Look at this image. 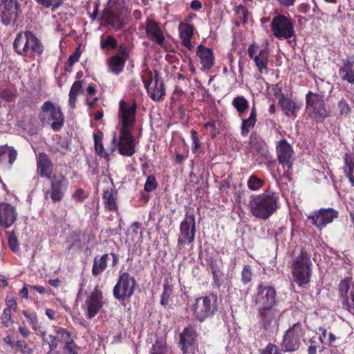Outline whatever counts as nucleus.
<instances>
[{
	"label": "nucleus",
	"instance_id": "49530a36",
	"mask_svg": "<svg viewBox=\"0 0 354 354\" xmlns=\"http://www.w3.org/2000/svg\"><path fill=\"white\" fill-rule=\"evenodd\" d=\"M81 351L79 346L74 340V337L64 344L63 346L64 354H79Z\"/></svg>",
	"mask_w": 354,
	"mask_h": 354
},
{
	"label": "nucleus",
	"instance_id": "774afa93",
	"mask_svg": "<svg viewBox=\"0 0 354 354\" xmlns=\"http://www.w3.org/2000/svg\"><path fill=\"white\" fill-rule=\"evenodd\" d=\"M5 303L6 305V308H8V310H12L13 312H16L17 309V302L15 298L7 297L5 299Z\"/></svg>",
	"mask_w": 354,
	"mask_h": 354
},
{
	"label": "nucleus",
	"instance_id": "72a5a7b5",
	"mask_svg": "<svg viewBox=\"0 0 354 354\" xmlns=\"http://www.w3.org/2000/svg\"><path fill=\"white\" fill-rule=\"evenodd\" d=\"M73 237H75V240L73 241L71 245L69 248V250L73 247H76L78 250H82L83 248V245L82 242L83 241H86V244H90L94 242L95 239V235L92 234H86L85 232H77L74 233Z\"/></svg>",
	"mask_w": 354,
	"mask_h": 354
},
{
	"label": "nucleus",
	"instance_id": "f257e3e1",
	"mask_svg": "<svg viewBox=\"0 0 354 354\" xmlns=\"http://www.w3.org/2000/svg\"><path fill=\"white\" fill-rule=\"evenodd\" d=\"M13 50L19 56L35 59L42 55L44 46L32 31L21 30L17 34L14 39Z\"/></svg>",
	"mask_w": 354,
	"mask_h": 354
},
{
	"label": "nucleus",
	"instance_id": "603ef678",
	"mask_svg": "<svg viewBox=\"0 0 354 354\" xmlns=\"http://www.w3.org/2000/svg\"><path fill=\"white\" fill-rule=\"evenodd\" d=\"M263 180L255 175H252L248 180V187L250 189L257 191L263 185Z\"/></svg>",
	"mask_w": 354,
	"mask_h": 354
},
{
	"label": "nucleus",
	"instance_id": "1a4fd4ad",
	"mask_svg": "<svg viewBox=\"0 0 354 354\" xmlns=\"http://www.w3.org/2000/svg\"><path fill=\"white\" fill-rule=\"evenodd\" d=\"M196 234L195 215L187 212L180 224V232L178 238L177 248L182 250L186 244L194 242Z\"/></svg>",
	"mask_w": 354,
	"mask_h": 354
},
{
	"label": "nucleus",
	"instance_id": "a878e982",
	"mask_svg": "<svg viewBox=\"0 0 354 354\" xmlns=\"http://www.w3.org/2000/svg\"><path fill=\"white\" fill-rule=\"evenodd\" d=\"M146 34L152 41L162 46L165 41V36L160 24L155 20L147 18L145 22Z\"/></svg>",
	"mask_w": 354,
	"mask_h": 354
},
{
	"label": "nucleus",
	"instance_id": "20e7f679",
	"mask_svg": "<svg viewBox=\"0 0 354 354\" xmlns=\"http://www.w3.org/2000/svg\"><path fill=\"white\" fill-rule=\"evenodd\" d=\"M102 20L104 25L118 31L124 28L129 21V13L117 2L105 8L102 11Z\"/></svg>",
	"mask_w": 354,
	"mask_h": 354
},
{
	"label": "nucleus",
	"instance_id": "c85d7f7f",
	"mask_svg": "<svg viewBox=\"0 0 354 354\" xmlns=\"http://www.w3.org/2000/svg\"><path fill=\"white\" fill-rule=\"evenodd\" d=\"M279 104L285 115L288 117L295 118L296 112L301 108L300 104L284 96H281L279 98Z\"/></svg>",
	"mask_w": 354,
	"mask_h": 354
},
{
	"label": "nucleus",
	"instance_id": "6ab92c4d",
	"mask_svg": "<svg viewBox=\"0 0 354 354\" xmlns=\"http://www.w3.org/2000/svg\"><path fill=\"white\" fill-rule=\"evenodd\" d=\"M276 151L279 164L286 171H289L292 167V147L286 139H281L277 144Z\"/></svg>",
	"mask_w": 354,
	"mask_h": 354
},
{
	"label": "nucleus",
	"instance_id": "412c9836",
	"mask_svg": "<svg viewBox=\"0 0 354 354\" xmlns=\"http://www.w3.org/2000/svg\"><path fill=\"white\" fill-rule=\"evenodd\" d=\"M338 211L333 208H322L309 215L308 218L312 220V223L315 226L322 229L326 225L332 223L333 221L338 216Z\"/></svg>",
	"mask_w": 354,
	"mask_h": 354
},
{
	"label": "nucleus",
	"instance_id": "f3484780",
	"mask_svg": "<svg viewBox=\"0 0 354 354\" xmlns=\"http://www.w3.org/2000/svg\"><path fill=\"white\" fill-rule=\"evenodd\" d=\"M338 290L343 307L349 311L354 309V280L353 278L348 277L341 280Z\"/></svg>",
	"mask_w": 354,
	"mask_h": 354
},
{
	"label": "nucleus",
	"instance_id": "052dcab7",
	"mask_svg": "<svg viewBox=\"0 0 354 354\" xmlns=\"http://www.w3.org/2000/svg\"><path fill=\"white\" fill-rule=\"evenodd\" d=\"M166 352L165 342L160 340L156 341L152 346L151 354H165Z\"/></svg>",
	"mask_w": 354,
	"mask_h": 354
},
{
	"label": "nucleus",
	"instance_id": "f8f14e48",
	"mask_svg": "<svg viewBox=\"0 0 354 354\" xmlns=\"http://www.w3.org/2000/svg\"><path fill=\"white\" fill-rule=\"evenodd\" d=\"M198 333L194 325H187L179 335V347L182 354H196L198 351Z\"/></svg>",
	"mask_w": 354,
	"mask_h": 354
},
{
	"label": "nucleus",
	"instance_id": "423d86ee",
	"mask_svg": "<svg viewBox=\"0 0 354 354\" xmlns=\"http://www.w3.org/2000/svg\"><path fill=\"white\" fill-rule=\"evenodd\" d=\"M137 282L135 277L128 272L120 271L113 288L114 298L120 301L129 299L136 291Z\"/></svg>",
	"mask_w": 354,
	"mask_h": 354
},
{
	"label": "nucleus",
	"instance_id": "4d7b16f0",
	"mask_svg": "<svg viewBox=\"0 0 354 354\" xmlns=\"http://www.w3.org/2000/svg\"><path fill=\"white\" fill-rule=\"evenodd\" d=\"M158 183L156 180V178L153 175H150L147 178L146 182L145 183L144 189L147 192H151L156 190L158 187Z\"/></svg>",
	"mask_w": 354,
	"mask_h": 354
},
{
	"label": "nucleus",
	"instance_id": "c9c22d12",
	"mask_svg": "<svg viewBox=\"0 0 354 354\" xmlns=\"http://www.w3.org/2000/svg\"><path fill=\"white\" fill-rule=\"evenodd\" d=\"M204 128L211 138L214 139L221 133V121L218 118L212 119L204 124Z\"/></svg>",
	"mask_w": 354,
	"mask_h": 354
},
{
	"label": "nucleus",
	"instance_id": "c03bdc74",
	"mask_svg": "<svg viewBox=\"0 0 354 354\" xmlns=\"http://www.w3.org/2000/svg\"><path fill=\"white\" fill-rule=\"evenodd\" d=\"M233 106L236 109L241 115L248 109L249 103L243 96L235 97L232 101Z\"/></svg>",
	"mask_w": 354,
	"mask_h": 354
},
{
	"label": "nucleus",
	"instance_id": "3c124183",
	"mask_svg": "<svg viewBox=\"0 0 354 354\" xmlns=\"http://www.w3.org/2000/svg\"><path fill=\"white\" fill-rule=\"evenodd\" d=\"M57 339L59 342L66 343L70 339L73 338L71 336V333L67 330L66 328H61V327H57L55 330Z\"/></svg>",
	"mask_w": 354,
	"mask_h": 354
},
{
	"label": "nucleus",
	"instance_id": "58836bf2",
	"mask_svg": "<svg viewBox=\"0 0 354 354\" xmlns=\"http://www.w3.org/2000/svg\"><path fill=\"white\" fill-rule=\"evenodd\" d=\"M83 81L77 80L73 82L69 92L68 104L72 109L76 106L77 97L80 93L82 92Z\"/></svg>",
	"mask_w": 354,
	"mask_h": 354
},
{
	"label": "nucleus",
	"instance_id": "5fc2aeb1",
	"mask_svg": "<svg viewBox=\"0 0 354 354\" xmlns=\"http://www.w3.org/2000/svg\"><path fill=\"white\" fill-rule=\"evenodd\" d=\"M68 149V142L66 141L62 142L60 144V147L53 145L49 147V151L53 154L59 153L61 156H64Z\"/></svg>",
	"mask_w": 354,
	"mask_h": 354
},
{
	"label": "nucleus",
	"instance_id": "cd10ccee",
	"mask_svg": "<svg viewBox=\"0 0 354 354\" xmlns=\"http://www.w3.org/2000/svg\"><path fill=\"white\" fill-rule=\"evenodd\" d=\"M194 26L189 24H181L179 25L180 38L181 44L189 50L194 49V46L191 43V39L194 34Z\"/></svg>",
	"mask_w": 354,
	"mask_h": 354
},
{
	"label": "nucleus",
	"instance_id": "8fccbe9b",
	"mask_svg": "<svg viewBox=\"0 0 354 354\" xmlns=\"http://www.w3.org/2000/svg\"><path fill=\"white\" fill-rule=\"evenodd\" d=\"M172 293V287L165 283L163 284V292L160 297V304L164 307L169 305L170 301L171 295Z\"/></svg>",
	"mask_w": 354,
	"mask_h": 354
},
{
	"label": "nucleus",
	"instance_id": "13d9d810",
	"mask_svg": "<svg viewBox=\"0 0 354 354\" xmlns=\"http://www.w3.org/2000/svg\"><path fill=\"white\" fill-rule=\"evenodd\" d=\"M16 97V93L12 92L10 89H0V97L6 102H14L15 100Z\"/></svg>",
	"mask_w": 354,
	"mask_h": 354
},
{
	"label": "nucleus",
	"instance_id": "bf43d9fd",
	"mask_svg": "<svg viewBox=\"0 0 354 354\" xmlns=\"http://www.w3.org/2000/svg\"><path fill=\"white\" fill-rule=\"evenodd\" d=\"M12 311L8 310V308H4L3 313L1 317V323L3 326L8 328L12 323Z\"/></svg>",
	"mask_w": 354,
	"mask_h": 354
},
{
	"label": "nucleus",
	"instance_id": "5701e85b",
	"mask_svg": "<svg viewBox=\"0 0 354 354\" xmlns=\"http://www.w3.org/2000/svg\"><path fill=\"white\" fill-rule=\"evenodd\" d=\"M276 291L271 286L260 284L258 287V293L256 297V303L261 305V308H272L275 304Z\"/></svg>",
	"mask_w": 354,
	"mask_h": 354
},
{
	"label": "nucleus",
	"instance_id": "e433bc0d",
	"mask_svg": "<svg viewBox=\"0 0 354 354\" xmlns=\"http://www.w3.org/2000/svg\"><path fill=\"white\" fill-rule=\"evenodd\" d=\"M257 122V112L254 106L251 109L248 118L244 119L241 124V133L243 136L247 135L250 130L254 128Z\"/></svg>",
	"mask_w": 354,
	"mask_h": 354
},
{
	"label": "nucleus",
	"instance_id": "ddd939ff",
	"mask_svg": "<svg viewBox=\"0 0 354 354\" xmlns=\"http://www.w3.org/2000/svg\"><path fill=\"white\" fill-rule=\"evenodd\" d=\"M105 302L103 292L95 286L94 290L86 297L82 308L88 319L94 318L102 309Z\"/></svg>",
	"mask_w": 354,
	"mask_h": 354
},
{
	"label": "nucleus",
	"instance_id": "7ed1b4c3",
	"mask_svg": "<svg viewBox=\"0 0 354 354\" xmlns=\"http://www.w3.org/2000/svg\"><path fill=\"white\" fill-rule=\"evenodd\" d=\"M38 118L43 126H49L54 131H60L65 122L61 108L51 101H46L41 105Z\"/></svg>",
	"mask_w": 354,
	"mask_h": 354
},
{
	"label": "nucleus",
	"instance_id": "f03ea898",
	"mask_svg": "<svg viewBox=\"0 0 354 354\" xmlns=\"http://www.w3.org/2000/svg\"><path fill=\"white\" fill-rule=\"evenodd\" d=\"M278 194L270 190L252 196L249 201L251 213L257 218H268L279 207Z\"/></svg>",
	"mask_w": 354,
	"mask_h": 354
},
{
	"label": "nucleus",
	"instance_id": "4be33fe9",
	"mask_svg": "<svg viewBox=\"0 0 354 354\" xmlns=\"http://www.w3.org/2000/svg\"><path fill=\"white\" fill-rule=\"evenodd\" d=\"M259 313L261 324L265 329L272 330L278 328L279 320L281 315L280 310L274 308H260Z\"/></svg>",
	"mask_w": 354,
	"mask_h": 354
},
{
	"label": "nucleus",
	"instance_id": "6e6d98bb",
	"mask_svg": "<svg viewBox=\"0 0 354 354\" xmlns=\"http://www.w3.org/2000/svg\"><path fill=\"white\" fill-rule=\"evenodd\" d=\"M190 133L193 143L192 151L193 153H196L198 152L199 149L201 147V142L200 141V138L196 131H195L194 129H192Z\"/></svg>",
	"mask_w": 354,
	"mask_h": 354
},
{
	"label": "nucleus",
	"instance_id": "bb28decb",
	"mask_svg": "<svg viewBox=\"0 0 354 354\" xmlns=\"http://www.w3.org/2000/svg\"><path fill=\"white\" fill-rule=\"evenodd\" d=\"M196 55L205 68L210 69L213 66L214 57L212 49L203 45H199L197 47Z\"/></svg>",
	"mask_w": 354,
	"mask_h": 354
},
{
	"label": "nucleus",
	"instance_id": "69168bd1",
	"mask_svg": "<svg viewBox=\"0 0 354 354\" xmlns=\"http://www.w3.org/2000/svg\"><path fill=\"white\" fill-rule=\"evenodd\" d=\"M338 109L340 114L347 115L351 113V108L346 100L342 99L338 103Z\"/></svg>",
	"mask_w": 354,
	"mask_h": 354
},
{
	"label": "nucleus",
	"instance_id": "680f3d73",
	"mask_svg": "<svg viewBox=\"0 0 354 354\" xmlns=\"http://www.w3.org/2000/svg\"><path fill=\"white\" fill-rule=\"evenodd\" d=\"M46 337V333H43L41 334V337H43V339L44 342H46L48 346H49V348L50 349V351H53L55 350L58 344L57 343V336H54V335H48Z\"/></svg>",
	"mask_w": 354,
	"mask_h": 354
},
{
	"label": "nucleus",
	"instance_id": "a18cd8bd",
	"mask_svg": "<svg viewBox=\"0 0 354 354\" xmlns=\"http://www.w3.org/2000/svg\"><path fill=\"white\" fill-rule=\"evenodd\" d=\"M102 49L114 50L118 48L117 39L112 35H108L106 38H102L100 41Z\"/></svg>",
	"mask_w": 354,
	"mask_h": 354
},
{
	"label": "nucleus",
	"instance_id": "37998d69",
	"mask_svg": "<svg viewBox=\"0 0 354 354\" xmlns=\"http://www.w3.org/2000/svg\"><path fill=\"white\" fill-rule=\"evenodd\" d=\"M8 234V244L10 250L14 253H17L19 251V243L17 237L16 232L12 230L9 232H7Z\"/></svg>",
	"mask_w": 354,
	"mask_h": 354
},
{
	"label": "nucleus",
	"instance_id": "473e14b6",
	"mask_svg": "<svg viewBox=\"0 0 354 354\" xmlns=\"http://www.w3.org/2000/svg\"><path fill=\"white\" fill-rule=\"evenodd\" d=\"M149 95L155 102L161 100L165 95L164 82L158 78L157 74L154 77V86L149 90Z\"/></svg>",
	"mask_w": 354,
	"mask_h": 354
},
{
	"label": "nucleus",
	"instance_id": "c756f323",
	"mask_svg": "<svg viewBox=\"0 0 354 354\" xmlns=\"http://www.w3.org/2000/svg\"><path fill=\"white\" fill-rule=\"evenodd\" d=\"M109 254L106 253L102 256L97 255L94 257L91 273L93 277L100 276L107 268Z\"/></svg>",
	"mask_w": 354,
	"mask_h": 354
},
{
	"label": "nucleus",
	"instance_id": "2eb2a0df",
	"mask_svg": "<svg viewBox=\"0 0 354 354\" xmlns=\"http://www.w3.org/2000/svg\"><path fill=\"white\" fill-rule=\"evenodd\" d=\"M48 179L50 180V188L46 192V195L50 194L53 203L61 201L68 187L67 178L62 173H55Z\"/></svg>",
	"mask_w": 354,
	"mask_h": 354
},
{
	"label": "nucleus",
	"instance_id": "ea45409f",
	"mask_svg": "<svg viewBox=\"0 0 354 354\" xmlns=\"http://www.w3.org/2000/svg\"><path fill=\"white\" fill-rule=\"evenodd\" d=\"M42 8H50L52 12L57 10L64 3V0H35Z\"/></svg>",
	"mask_w": 354,
	"mask_h": 354
},
{
	"label": "nucleus",
	"instance_id": "0e129e2a",
	"mask_svg": "<svg viewBox=\"0 0 354 354\" xmlns=\"http://www.w3.org/2000/svg\"><path fill=\"white\" fill-rule=\"evenodd\" d=\"M87 197L88 195L82 188L77 189L72 195V198L78 203L83 202Z\"/></svg>",
	"mask_w": 354,
	"mask_h": 354
},
{
	"label": "nucleus",
	"instance_id": "f704fd0d",
	"mask_svg": "<svg viewBox=\"0 0 354 354\" xmlns=\"http://www.w3.org/2000/svg\"><path fill=\"white\" fill-rule=\"evenodd\" d=\"M344 172L352 186L354 187V156L348 153H346L344 156Z\"/></svg>",
	"mask_w": 354,
	"mask_h": 354
},
{
	"label": "nucleus",
	"instance_id": "aec40b11",
	"mask_svg": "<svg viewBox=\"0 0 354 354\" xmlns=\"http://www.w3.org/2000/svg\"><path fill=\"white\" fill-rule=\"evenodd\" d=\"M132 129H120L118 144L119 153L125 156H132L136 152L135 138Z\"/></svg>",
	"mask_w": 354,
	"mask_h": 354
},
{
	"label": "nucleus",
	"instance_id": "e2e57ef3",
	"mask_svg": "<svg viewBox=\"0 0 354 354\" xmlns=\"http://www.w3.org/2000/svg\"><path fill=\"white\" fill-rule=\"evenodd\" d=\"M236 12L239 16L240 21L245 24L247 22L248 19V12L243 6H239L236 8Z\"/></svg>",
	"mask_w": 354,
	"mask_h": 354
},
{
	"label": "nucleus",
	"instance_id": "b1692460",
	"mask_svg": "<svg viewBox=\"0 0 354 354\" xmlns=\"http://www.w3.org/2000/svg\"><path fill=\"white\" fill-rule=\"evenodd\" d=\"M17 212L16 208L8 203H1L0 205V226L7 229L16 221Z\"/></svg>",
	"mask_w": 354,
	"mask_h": 354
},
{
	"label": "nucleus",
	"instance_id": "6e6552de",
	"mask_svg": "<svg viewBox=\"0 0 354 354\" xmlns=\"http://www.w3.org/2000/svg\"><path fill=\"white\" fill-rule=\"evenodd\" d=\"M24 7L23 0H1L0 3L1 23L6 26H14L22 15Z\"/></svg>",
	"mask_w": 354,
	"mask_h": 354
},
{
	"label": "nucleus",
	"instance_id": "864d4df0",
	"mask_svg": "<svg viewBox=\"0 0 354 354\" xmlns=\"http://www.w3.org/2000/svg\"><path fill=\"white\" fill-rule=\"evenodd\" d=\"M15 348L23 354H32L34 351L25 340H17L15 342Z\"/></svg>",
	"mask_w": 354,
	"mask_h": 354
},
{
	"label": "nucleus",
	"instance_id": "338daca9",
	"mask_svg": "<svg viewBox=\"0 0 354 354\" xmlns=\"http://www.w3.org/2000/svg\"><path fill=\"white\" fill-rule=\"evenodd\" d=\"M252 271L249 266H245L241 272V279L244 283L250 282L252 279Z\"/></svg>",
	"mask_w": 354,
	"mask_h": 354
},
{
	"label": "nucleus",
	"instance_id": "393cba45",
	"mask_svg": "<svg viewBox=\"0 0 354 354\" xmlns=\"http://www.w3.org/2000/svg\"><path fill=\"white\" fill-rule=\"evenodd\" d=\"M54 165L48 156L44 152L39 153L37 157V170L41 178H50L53 174Z\"/></svg>",
	"mask_w": 354,
	"mask_h": 354
},
{
	"label": "nucleus",
	"instance_id": "a211bd4d",
	"mask_svg": "<svg viewBox=\"0 0 354 354\" xmlns=\"http://www.w3.org/2000/svg\"><path fill=\"white\" fill-rule=\"evenodd\" d=\"M306 109L316 118L324 119L328 116L322 95L309 91L306 96Z\"/></svg>",
	"mask_w": 354,
	"mask_h": 354
},
{
	"label": "nucleus",
	"instance_id": "a19ab883",
	"mask_svg": "<svg viewBox=\"0 0 354 354\" xmlns=\"http://www.w3.org/2000/svg\"><path fill=\"white\" fill-rule=\"evenodd\" d=\"M253 60L255 62V64L259 72L262 73L263 71L266 69L268 65V58L266 51L261 50L257 57H254Z\"/></svg>",
	"mask_w": 354,
	"mask_h": 354
},
{
	"label": "nucleus",
	"instance_id": "9b49d317",
	"mask_svg": "<svg viewBox=\"0 0 354 354\" xmlns=\"http://www.w3.org/2000/svg\"><path fill=\"white\" fill-rule=\"evenodd\" d=\"M270 26L273 35L278 39H288L295 35L294 21L285 15H279L274 17Z\"/></svg>",
	"mask_w": 354,
	"mask_h": 354
},
{
	"label": "nucleus",
	"instance_id": "09e8293b",
	"mask_svg": "<svg viewBox=\"0 0 354 354\" xmlns=\"http://www.w3.org/2000/svg\"><path fill=\"white\" fill-rule=\"evenodd\" d=\"M22 314L26 317L28 323L31 326L32 330L36 331L37 330L38 318L35 312H30L27 310H23Z\"/></svg>",
	"mask_w": 354,
	"mask_h": 354
},
{
	"label": "nucleus",
	"instance_id": "2f4dec72",
	"mask_svg": "<svg viewBox=\"0 0 354 354\" xmlns=\"http://www.w3.org/2000/svg\"><path fill=\"white\" fill-rule=\"evenodd\" d=\"M102 200L104 208L109 212H118V207L116 203V192L111 188L103 191Z\"/></svg>",
	"mask_w": 354,
	"mask_h": 354
},
{
	"label": "nucleus",
	"instance_id": "9d476101",
	"mask_svg": "<svg viewBox=\"0 0 354 354\" xmlns=\"http://www.w3.org/2000/svg\"><path fill=\"white\" fill-rule=\"evenodd\" d=\"M137 104L135 100H120L119 102L118 119L121 124L120 129H133L136 125Z\"/></svg>",
	"mask_w": 354,
	"mask_h": 354
},
{
	"label": "nucleus",
	"instance_id": "7c9ffc66",
	"mask_svg": "<svg viewBox=\"0 0 354 354\" xmlns=\"http://www.w3.org/2000/svg\"><path fill=\"white\" fill-rule=\"evenodd\" d=\"M17 154V150L12 146H0V162L2 163L8 162L11 167L16 160Z\"/></svg>",
	"mask_w": 354,
	"mask_h": 354
},
{
	"label": "nucleus",
	"instance_id": "79ce46f5",
	"mask_svg": "<svg viewBox=\"0 0 354 354\" xmlns=\"http://www.w3.org/2000/svg\"><path fill=\"white\" fill-rule=\"evenodd\" d=\"M209 266L213 274L214 283L218 288L221 286V270L219 267V263L216 260L211 259Z\"/></svg>",
	"mask_w": 354,
	"mask_h": 354
},
{
	"label": "nucleus",
	"instance_id": "4468645a",
	"mask_svg": "<svg viewBox=\"0 0 354 354\" xmlns=\"http://www.w3.org/2000/svg\"><path fill=\"white\" fill-rule=\"evenodd\" d=\"M304 335V330L300 322L294 324L285 333L281 344L282 348L286 352L297 351L301 344V339Z\"/></svg>",
	"mask_w": 354,
	"mask_h": 354
},
{
	"label": "nucleus",
	"instance_id": "4c0bfd02",
	"mask_svg": "<svg viewBox=\"0 0 354 354\" xmlns=\"http://www.w3.org/2000/svg\"><path fill=\"white\" fill-rule=\"evenodd\" d=\"M103 133L100 130L93 133L94 147L96 153L102 158H106L109 153L106 151L102 144Z\"/></svg>",
	"mask_w": 354,
	"mask_h": 354
},
{
	"label": "nucleus",
	"instance_id": "0eeeda50",
	"mask_svg": "<svg viewBox=\"0 0 354 354\" xmlns=\"http://www.w3.org/2000/svg\"><path fill=\"white\" fill-rule=\"evenodd\" d=\"M311 265L310 257L304 251H301L293 261L292 264L293 281L299 286L306 285L310 281Z\"/></svg>",
	"mask_w": 354,
	"mask_h": 354
},
{
	"label": "nucleus",
	"instance_id": "39448f33",
	"mask_svg": "<svg viewBox=\"0 0 354 354\" xmlns=\"http://www.w3.org/2000/svg\"><path fill=\"white\" fill-rule=\"evenodd\" d=\"M217 307L218 297L214 293L196 298L194 302L189 306L194 317L200 322L214 315L217 310Z\"/></svg>",
	"mask_w": 354,
	"mask_h": 354
},
{
	"label": "nucleus",
	"instance_id": "dca6fc26",
	"mask_svg": "<svg viewBox=\"0 0 354 354\" xmlns=\"http://www.w3.org/2000/svg\"><path fill=\"white\" fill-rule=\"evenodd\" d=\"M130 48L125 45H120L118 52L108 59L109 71L118 75L124 71L126 62L129 57Z\"/></svg>",
	"mask_w": 354,
	"mask_h": 354
},
{
	"label": "nucleus",
	"instance_id": "de8ad7c7",
	"mask_svg": "<svg viewBox=\"0 0 354 354\" xmlns=\"http://www.w3.org/2000/svg\"><path fill=\"white\" fill-rule=\"evenodd\" d=\"M339 73H342V79L351 84H354V71L352 69V64H348L340 68Z\"/></svg>",
	"mask_w": 354,
	"mask_h": 354
}]
</instances>
